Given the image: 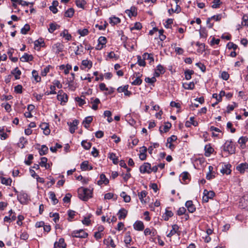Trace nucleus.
<instances>
[{
    "instance_id": "1",
    "label": "nucleus",
    "mask_w": 248,
    "mask_h": 248,
    "mask_svg": "<svg viewBox=\"0 0 248 248\" xmlns=\"http://www.w3.org/2000/svg\"><path fill=\"white\" fill-rule=\"evenodd\" d=\"M78 197L84 201H88L92 197V191L87 188L82 187L78 189Z\"/></svg>"
},
{
    "instance_id": "2",
    "label": "nucleus",
    "mask_w": 248,
    "mask_h": 248,
    "mask_svg": "<svg viewBox=\"0 0 248 248\" xmlns=\"http://www.w3.org/2000/svg\"><path fill=\"white\" fill-rule=\"evenodd\" d=\"M223 150L232 154L235 153V147L232 141L227 140L223 145Z\"/></svg>"
},
{
    "instance_id": "3",
    "label": "nucleus",
    "mask_w": 248,
    "mask_h": 248,
    "mask_svg": "<svg viewBox=\"0 0 248 248\" xmlns=\"http://www.w3.org/2000/svg\"><path fill=\"white\" fill-rule=\"evenodd\" d=\"M71 236L73 237L85 238L88 237V234L81 229L73 231L71 233Z\"/></svg>"
},
{
    "instance_id": "4",
    "label": "nucleus",
    "mask_w": 248,
    "mask_h": 248,
    "mask_svg": "<svg viewBox=\"0 0 248 248\" xmlns=\"http://www.w3.org/2000/svg\"><path fill=\"white\" fill-rule=\"evenodd\" d=\"M68 95L67 94L64 93L62 90H60L58 92L57 95V99L59 101L61 102V104L64 105L68 101Z\"/></svg>"
},
{
    "instance_id": "5",
    "label": "nucleus",
    "mask_w": 248,
    "mask_h": 248,
    "mask_svg": "<svg viewBox=\"0 0 248 248\" xmlns=\"http://www.w3.org/2000/svg\"><path fill=\"white\" fill-rule=\"evenodd\" d=\"M215 195V193L213 191H208L204 189L203 191V196L202 201L204 202H207L209 199H212Z\"/></svg>"
},
{
    "instance_id": "6",
    "label": "nucleus",
    "mask_w": 248,
    "mask_h": 248,
    "mask_svg": "<svg viewBox=\"0 0 248 248\" xmlns=\"http://www.w3.org/2000/svg\"><path fill=\"white\" fill-rule=\"evenodd\" d=\"M140 171L141 173H150L151 172V164L148 162L144 163L140 167Z\"/></svg>"
},
{
    "instance_id": "7",
    "label": "nucleus",
    "mask_w": 248,
    "mask_h": 248,
    "mask_svg": "<svg viewBox=\"0 0 248 248\" xmlns=\"http://www.w3.org/2000/svg\"><path fill=\"white\" fill-rule=\"evenodd\" d=\"M52 49L54 53L58 54L63 51V45L58 42L53 45Z\"/></svg>"
},
{
    "instance_id": "8",
    "label": "nucleus",
    "mask_w": 248,
    "mask_h": 248,
    "mask_svg": "<svg viewBox=\"0 0 248 248\" xmlns=\"http://www.w3.org/2000/svg\"><path fill=\"white\" fill-rule=\"evenodd\" d=\"M98 43L96 47V49L97 50H101L106 45L107 43L106 38L104 36H101L98 38Z\"/></svg>"
},
{
    "instance_id": "9",
    "label": "nucleus",
    "mask_w": 248,
    "mask_h": 248,
    "mask_svg": "<svg viewBox=\"0 0 248 248\" xmlns=\"http://www.w3.org/2000/svg\"><path fill=\"white\" fill-rule=\"evenodd\" d=\"M17 199L21 203L24 204L27 202L28 200V196L25 193L20 192L17 195Z\"/></svg>"
},
{
    "instance_id": "10",
    "label": "nucleus",
    "mask_w": 248,
    "mask_h": 248,
    "mask_svg": "<svg viewBox=\"0 0 248 248\" xmlns=\"http://www.w3.org/2000/svg\"><path fill=\"white\" fill-rule=\"evenodd\" d=\"M179 227L177 224H174L172 225V230L170 231L169 234L167 235L168 237H171L175 233H177L178 235L180 234V232L178 231Z\"/></svg>"
},
{
    "instance_id": "11",
    "label": "nucleus",
    "mask_w": 248,
    "mask_h": 248,
    "mask_svg": "<svg viewBox=\"0 0 248 248\" xmlns=\"http://www.w3.org/2000/svg\"><path fill=\"white\" fill-rule=\"evenodd\" d=\"M69 125V131L71 133L73 134L75 132V130L77 128V125L78 124V121L77 120L73 121V123H67Z\"/></svg>"
},
{
    "instance_id": "12",
    "label": "nucleus",
    "mask_w": 248,
    "mask_h": 248,
    "mask_svg": "<svg viewBox=\"0 0 248 248\" xmlns=\"http://www.w3.org/2000/svg\"><path fill=\"white\" fill-rule=\"evenodd\" d=\"M134 229L138 231H141L144 230V225L141 221H136L133 225Z\"/></svg>"
},
{
    "instance_id": "13",
    "label": "nucleus",
    "mask_w": 248,
    "mask_h": 248,
    "mask_svg": "<svg viewBox=\"0 0 248 248\" xmlns=\"http://www.w3.org/2000/svg\"><path fill=\"white\" fill-rule=\"evenodd\" d=\"M185 205L186 207L187 208V210L189 211V212L192 213L195 211L196 208L194 205L193 204V202L192 201H187L185 203Z\"/></svg>"
},
{
    "instance_id": "14",
    "label": "nucleus",
    "mask_w": 248,
    "mask_h": 248,
    "mask_svg": "<svg viewBox=\"0 0 248 248\" xmlns=\"http://www.w3.org/2000/svg\"><path fill=\"white\" fill-rule=\"evenodd\" d=\"M40 127L42 130H43L44 134L45 135H49L50 130L49 128V125L47 123H43L40 125Z\"/></svg>"
},
{
    "instance_id": "15",
    "label": "nucleus",
    "mask_w": 248,
    "mask_h": 248,
    "mask_svg": "<svg viewBox=\"0 0 248 248\" xmlns=\"http://www.w3.org/2000/svg\"><path fill=\"white\" fill-rule=\"evenodd\" d=\"M125 13L129 17L136 16L137 15V8L135 6H132L129 10H126Z\"/></svg>"
},
{
    "instance_id": "16",
    "label": "nucleus",
    "mask_w": 248,
    "mask_h": 248,
    "mask_svg": "<svg viewBox=\"0 0 248 248\" xmlns=\"http://www.w3.org/2000/svg\"><path fill=\"white\" fill-rule=\"evenodd\" d=\"M221 15H215L210 18H208L207 20V23L209 24V28H212L213 26V24H210V22L211 19H214L216 21H219L221 19Z\"/></svg>"
},
{
    "instance_id": "17",
    "label": "nucleus",
    "mask_w": 248,
    "mask_h": 248,
    "mask_svg": "<svg viewBox=\"0 0 248 248\" xmlns=\"http://www.w3.org/2000/svg\"><path fill=\"white\" fill-rule=\"evenodd\" d=\"M165 70L163 66L159 64L156 67V69L155 73V77H159L160 74H163L165 73Z\"/></svg>"
},
{
    "instance_id": "18",
    "label": "nucleus",
    "mask_w": 248,
    "mask_h": 248,
    "mask_svg": "<svg viewBox=\"0 0 248 248\" xmlns=\"http://www.w3.org/2000/svg\"><path fill=\"white\" fill-rule=\"evenodd\" d=\"M66 244L64 242V239L62 238H61L59 239V242H55L54 244V247L59 248H66Z\"/></svg>"
},
{
    "instance_id": "19",
    "label": "nucleus",
    "mask_w": 248,
    "mask_h": 248,
    "mask_svg": "<svg viewBox=\"0 0 248 248\" xmlns=\"http://www.w3.org/2000/svg\"><path fill=\"white\" fill-rule=\"evenodd\" d=\"M127 211L124 208H121L118 213V218L119 219H124L127 215Z\"/></svg>"
},
{
    "instance_id": "20",
    "label": "nucleus",
    "mask_w": 248,
    "mask_h": 248,
    "mask_svg": "<svg viewBox=\"0 0 248 248\" xmlns=\"http://www.w3.org/2000/svg\"><path fill=\"white\" fill-rule=\"evenodd\" d=\"M109 183V180L106 178V176L104 174H101L100 176V180L98 181L97 183L99 185H101L103 184L107 185Z\"/></svg>"
},
{
    "instance_id": "21",
    "label": "nucleus",
    "mask_w": 248,
    "mask_h": 248,
    "mask_svg": "<svg viewBox=\"0 0 248 248\" xmlns=\"http://www.w3.org/2000/svg\"><path fill=\"white\" fill-rule=\"evenodd\" d=\"M248 169V164L246 163H241L236 167V170L241 173H244L246 169Z\"/></svg>"
},
{
    "instance_id": "22",
    "label": "nucleus",
    "mask_w": 248,
    "mask_h": 248,
    "mask_svg": "<svg viewBox=\"0 0 248 248\" xmlns=\"http://www.w3.org/2000/svg\"><path fill=\"white\" fill-rule=\"evenodd\" d=\"M33 57L31 55H29L28 53H24V54L20 58V60L22 62H28L33 60Z\"/></svg>"
},
{
    "instance_id": "23",
    "label": "nucleus",
    "mask_w": 248,
    "mask_h": 248,
    "mask_svg": "<svg viewBox=\"0 0 248 248\" xmlns=\"http://www.w3.org/2000/svg\"><path fill=\"white\" fill-rule=\"evenodd\" d=\"M104 243L108 246L110 245L113 248H114L116 247V245L111 236H108L107 239H105L104 240Z\"/></svg>"
},
{
    "instance_id": "24",
    "label": "nucleus",
    "mask_w": 248,
    "mask_h": 248,
    "mask_svg": "<svg viewBox=\"0 0 248 248\" xmlns=\"http://www.w3.org/2000/svg\"><path fill=\"white\" fill-rule=\"evenodd\" d=\"M100 103V100L96 98L95 99H93V98H91V103L93 104L92 106V109L93 110H96L98 108V104Z\"/></svg>"
},
{
    "instance_id": "25",
    "label": "nucleus",
    "mask_w": 248,
    "mask_h": 248,
    "mask_svg": "<svg viewBox=\"0 0 248 248\" xmlns=\"http://www.w3.org/2000/svg\"><path fill=\"white\" fill-rule=\"evenodd\" d=\"M47 159L45 157H42L41 158V162L39 163V165L41 167H44L46 169H48L50 167V165L49 164L47 163Z\"/></svg>"
},
{
    "instance_id": "26",
    "label": "nucleus",
    "mask_w": 248,
    "mask_h": 248,
    "mask_svg": "<svg viewBox=\"0 0 248 248\" xmlns=\"http://www.w3.org/2000/svg\"><path fill=\"white\" fill-rule=\"evenodd\" d=\"M11 74L14 76L16 79H19L20 78V76L21 74V72L18 67H16L11 72Z\"/></svg>"
},
{
    "instance_id": "27",
    "label": "nucleus",
    "mask_w": 248,
    "mask_h": 248,
    "mask_svg": "<svg viewBox=\"0 0 248 248\" xmlns=\"http://www.w3.org/2000/svg\"><path fill=\"white\" fill-rule=\"evenodd\" d=\"M209 172L206 174V179L208 180H210L212 179L213 178H214L215 177L214 173H215L214 172H213V167L212 166H209L208 167Z\"/></svg>"
},
{
    "instance_id": "28",
    "label": "nucleus",
    "mask_w": 248,
    "mask_h": 248,
    "mask_svg": "<svg viewBox=\"0 0 248 248\" xmlns=\"http://www.w3.org/2000/svg\"><path fill=\"white\" fill-rule=\"evenodd\" d=\"M231 165L230 164L225 165L220 171L223 174H229L231 172Z\"/></svg>"
},
{
    "instance_id": "29",
    "label": "nucleus",
    "mask_w": 248,
    "mask_h": 248,
    "mask_svg": "<svg viewBox=\"0 0 248 248\" xmlns=\"http://www.w3.org/2000/svg\"><path fill=\"white\" fill-rule=\"evenodd\" d=\"M139 73H135L134 74V76H135V75H136L137 78L135 79L132 83V85H140L142 83V80L140 78V76H138V75H139Z\"/></svg>"
},
{
    "instance_id": "30",
    "label": "nucleus",
    "mask_w": 248,
    "mask_h": 248,
    "mask_svg": "<svg viewBox=\"0 0 248 248\" xmlns=\"http://www.w3.org/2000/svg\"><path fill=\"white\" fill-rule=\"evenodd\" d=\"M67 84L69 90L72 91H74L77 87V83L73 80H68Z\"/></svg>"
},
{
    "instance_id": "31",
    "label": "nucleus",
    "mask_w": 248,
    "mask_h": 248,
    "mask_svg": "<svg viewBox=\"0 0 248 248\" xmlns=\"http://www.w3.org/2000/svg\"><path fill=\"white\" fill-rule=\"evenodd\" d=\"M93 118L91 116H88L85 118V120L83 121L82 124L86 128L89 127V124L92 122Z\"/></svg>"
},
{
    "instance_id": "32",
    "label": "nucleus",
    "mask_w": 248,
    "mask_h": 248,
    "mask_svg": "<svg viewBox=\"0 0 248 248\" xmlns=\"http://www.w3.org/2000/svg\"><path fill=\"white\" fill-rule=\"evenodd\" d=\"M204 149H205V155L206 156H209L214 151L213 148L212 147H211L210 145H205V147H204Z\"/></svg>"
},
{
    "instance_id": "33",
    "label": "nucleus",
    "mask_w": 248,
    "mask_h": 248,
    "mask_svg": "<svg viewBox=\"0 0 248 248\" xmlns=\"http://www.w3.org/2000/svg\"><path fill=\"white\" fill-rule=\"evenodd\" d=\"M142 57L145 60H149L150 61V63H151L154 62V58L153 56V54H149L146 52L142 55Z\"/></svg>"
},
{
    "instance_id": "34",
    "label": "nucleus",
    "mask_w": 248,
    "mask_h": 248,
    "mask_svg": "<svg viewBox=\"0 0 248 248\" xmlns=\"http://www.w3.org/2000/svg\"><path fill=\"white\" fill-rule=\"evenodd\" d=\"M183 87L186 90H193L195 88V83L193 82L184 83Z\"/></svg>"
},
{
    "instance_id": "35",
    "label": "nucleus",
    "mask_w": 248,
    "mask_h": 248,
    "mask_svg": "<svg viewBox=\"0 0 248 248\" xmlns=\"http://www.w3.org/2000/svg\"><path fill=\"white\" fill-rule=\"evenodd\" d=\"M60 26L55 23H51L49 24V28H48V31L50 33H53L56 30L60 28Z\"/></svg>"
},
{
    "instance_id": "36",
    "label": "nucleus",
    "mask_w": 248,
    "mask_h": 248,
    "mask_svg": "<svg viewBox=\"0 0 248 248\" xmlns=\"http://www.w3.org/2000/svg\"><path fill=\"white\" fill-rule=\"evenodd\" d=\"M108 157L111 160L114 164H117L119 162V159L114 153H109Z\"/></svg>"
},
{
    "instance_id": "37",
    "label": "nucleus",
    "mask_w": 248,
    "mask_h": 248,
    "mask_svg": "<svg viewBox=\"0 0 248 248\" xmlns=\"http://www.w3.org/2000/svg\"><path fill=\"white\" fill-rule=\"evenodd\" d=\"M194 71L192 70L187 69L185 71V78L186 80H189L191 78V76L194 74Z\"/></svg>"
},
{
    "instance_id": "38",
    "label": "nucleus",
    "mask_w": 248,
    "mask_h": 248,
    "mask_svg": "<svg viewBox=\"0 0 248 248\" xmlns=\"http://www.w3.org/2000/svg\"><path fill=\"white\" fill-rule=\"evenodd\" d=\"M75 11L73 8H69L66 11L64 14V16L67 17H72L74 14Z\"/></svg>"
},
{
    "instance_id": "39",
    "label": "nucleus",
    "mask_w": 248,
    "mask_h": 248,
    "mask_svg": "<svg viewBox=\"0 0 248 248\" xmlns=\"http://www.w3.org/2000/svg\"><path fill=\"white\" fill-rule=\"evenodd\" d=\"M61 36L64 37L67 40H70L72 37L71 34L68 33V30H64L61 33Z\"/></svg>"
},
{
    "instance_id": "40",
    "label": "nucleus",
    "mask_w": 248,
    "mask_h": 248,
    "mask_svg": "<svg viewBox=\"0 0 248 248\" xmlns=\"http://www.w3.org/2000/svg\"><path fill=\"white\" fill-rule=\"evenodd\" d=\"M121 20L119 17L113 16L109 18V23L113 25H116L120 23Z\"/></svg>"
},
{
    "instance_id": "41",
    "label": "nucleus",
    "mask_w": 248,
    "mask_h": 248,
    "mask_svg": "<svg viewBox=\"0 0 248 248\" xmlns=\"http://www.w3.org/2000/svg\"><path fill=\"white\" fill-rule=\"evenodd\" d=\"M45 46V43L42 38H40L34 42L35 47H43Z\"/></svg>"
},
{
    "instance_id": "42",
    "label": "nucleus",
    "mask_w": 248,
    "mask_h": 248,
    "mask_svg": "<svg viewBox=\"0 0 248 248\" xmlns=\"http://www.w3.org/2000/svg\"><path fill=\"white\" fill-rule=\"evenodd\" d=\"M81 63L83 66L88 69H90L92 67V62L90 61L87 60H83Z\"/></svg>"
},
{
    "instance_id": "43",
    "label": "nucleus",
    "mask_w": 248,
    "mask_h": 248,
    "mask_svg": "<svg viewBox=\"0 0 248 248\" xmlns=\"http://www.w3.org/2000/svg\"><path fill=\"white\" fill-rule=\"evenodd\" d=\"M120 196L124 198V200L125 202H129L131 201V198L130 196L129 195H127L126 194L125 192L123 191L121 194Z\"/></svg>"
},
{
    "instance_id": "44",
    "label": "nucleus",
    "mask_w": 248,
    "mask_h": 248,
    "mask_svg": "<svg viewBox=\"0 0 248 248\" xmlns=\"http://www.w3.org/2000/svg\"><path fill=\"white\" fill-rule=\"evenodd\" d=\"M147 195V192L146 191L143 190L138 193V196L139 199L141 202L145 203V201H144L143 198L146 197Z\"/></svg>"
},
{
    "instance_id": "45",
    "label": "nucleus",
    "mask_w": 248,
    "mask_h": 248,
    "mask_svg": "<svg viewBox=\"0 0 248 248\" xmlns=\"http://www.w3.org/2000/svg\"><path fill=\"white\" fill-rule=\"evenodd\" d=\"M48 149L45 145H43L41 147V149L39 150V154L40 155H43L47 154L48 152Z\"/></svg>"
},
{
    "instance_id": "46",
    "label": "nucleus",
    "mask_w": 248,
    "mask_h": 248,
    "mask_svg": "<svg viewBox=\"0 0 248 248\" xmlns=\"http://www.w3.org/2000/svg\"><path fill=\"white\" fill-rule=\"evenodd\" d=\"M81 145L86 150H89L92 146V143L90 142H87L86 140H83L81 142Z\"/></svg>"
},
{
    "instance_id": "47",
    "label": "nucleus",
    "mask_w": 248,
    "mask_h": 248,
    "mask_svg": "<svg viewBox=\"0 0 248 248\" xmlns=\"http://www.w3.org/2000/svg\"><path fill=\"white\" fill-rule=\"evenodd\" d=\"M49 198L52 201L54 204H56L58 202V200L56 198V196L54 192H49Z\"/></svg>"
},
{
    "instance_id": "48",
    "label": "nucleus",
    "mask_w": 248,
    "mask_h": 248,
    "mask_svg": "<svg viewBox=\"0 0 248 248\" xmlns=\"http://www.w3.org/2000/svg\"><path fill=\"white\" fill-rule=\"evenodd\" d=\"M131 241H132V238L130 236V232H126V233L125 234V236L124 237V241L126 244H129L130 243V242H131Z\"/></svg>"
},
{
    "instance_id": "49",
    "label": "nucleus",
    "mask_w": 248,
    "mask_h": 248,
    "mask_svg": "<svg viewBox=\"0 0 248 248\" xmlns=\"http://www.w3.org/2000/svg\"><path fill=\"white\" fill-rule=\"evenodd\" d=\"M173 215V213L171 211L166 210L165 212V216H164V219L165 220L167 221L169 220V218L172 217Z\"/></svg>"
},
{
    "instance_id": "50",
    "label": "nucleus",
    "mask_w": 248,
    "mask_h": 248,
    "mask_svg": "<svg viewBox=\"0 0 248 248\" xmlns=\"http://www.w3.org/2000/svg\"><path fill=\"white\" fill-rule=\"evenodd\" d=\"M89 31L87 29H83L82 30L79 29L78 31V33L82 36H84L88 34Z\"/></svg>"
},
{
    "instance_id": "51",
    "label": "nucleus",
    "mask_w": 248,
    "mask_h": 248,
    "mask_svg": "<svg viewBox=\"0 0 248 248\" xmlns=\"http://www.w3.org/2000/svg\"><path fill=\"white\" fill-rule=\"evenodd\" d=\"M32 75L36 82H38L41 81V77L38 76V72L36 70H33L32 71Z\"/></svg>"
},
{
    "instance_id": "52",
    "label": "nucleus",
    "mask_w": 248,
    "mask_h": 248,
    "mask_svg": "<svg viewBox=\"0 0 248 248\" xmlns=\"http://www.w3.org/2000/svg\"><path fill=\"white\" fill-rule=\"evenodd\" d=\"M30 30V26L29 24H26L23 28L21 30V33L23 34H26Z\"/></svg>"
},
{
    "instance_id": "53",
    "label": "nucleus",
    "mask_w": 248,
    "mask_h": 248,
    "mask_svg": "<svg viewBox=\"0 0 248 248\" xmlns=\"http://www.w3.org/2000/svg\"><path fill=\"white\" fill-rule=\"evenodd\" d=\"M142 28L141 24L140 22H136L133 27L130 28L131 31L134 30H140Z\"/></svg>"
},
{
    "instance_id": "54",
    "label": "nucleus",
    "mask_w": 248,
    "mask_h": 248,
    "mask_svg": "<svg viewBox=\"0 0 248 248\" xmlns=\"http://www.w3.org/2000/svg\"><path fill=\"white\" fill-rule=\"evenodd\" d=\"M86 3V1L84 0H76V4L78 7L83 8Z\"/></svg>"
},
{
    "instance_id": "55",
    "label": "nucleus",
    "mask_w": 248,
    "mask_h": 248,
    "mask_svg": "<svg viewBox=\"0 0 248 248\" xmlns=\"http://www.w3.org/2000/svg\"><path fill=\"white\" fill-rule=\"evenodd\" d=\"M138 63L141 66H145L146 65L145 60H144L143 58L142 59L140 56H138Z\"/></svg>"
},
{
    "instance_id": "56",
    "label": "nucleus",
    "mask_w": 248,
    "mask_h": 248,
    "mask_svg": "<svg viewBox=\"0 0 248 248\" xmlns=\"http://www.w3.org/2000/svg\"><path fill=\"white\" fill-rule=\"evenodd\" d=\"M212 3L213 5H212V7L216 9L219 7L221 2L220 1V0H214Z\"/></svg>"
},
{
    "instance_id": "57",
    "label": "nucleus",
    "mask_w": 248,
    "mask_h": 248,
    "mask_svg": "<svg viewBox=\"0 0 248 248\" xmlns=\"http://www.w3.org/2000/svg\"><path fill=\"white\" fill-rule=\"evenodd\" d=\"M82 52H83V46L80 44L77 46V49L75 52L76 55H80Z\"/></svg>"
},
{
    "instance_id": "58",
    "label": "nucleus",
    "mask_w": 248,
    "mask_h": 248,
    "mask_svg": "<svg viewBox=\"0 0 248 248\" xmlns=\"http://www.w3.org/2000/svg\"><path fill=\"white\" fill-rule=\"evenodd\" d=\"M50 217H53V221L57 223L59 219V215L58 213H50Z\"/></svg>"
},
{
    "instance_id": "59",
    "label": "nucleus",
    "mask_w": 248,
    "mask_h": 248,
    "mask_svg": "<svg viewBox=\"0 0 248 248\" xmlns=\"http://www.w3.org/2000/svg\"><path fill=\"white\" fill-rule=\"evenodd\" d=\"M177 139V138L175 135H172L171 137L168 138L167 140L166 146H168L169 143L175 141Z\"/></svg>"
},
{
    "instance_id": "60",
    "label": "nucleus",
    "mask_w": 248,
    "mask_h": 248,
    "mask_svg": "<svg viewBox=\"0 0 248 248\" xmlns=\"http://www.w3.org/2000/svg\"><path fill=\"white\" fill-rule=\"evenodd\" d=\"M227 46L229 49H233L234 50H235L238 47L236 44L233 43L232 42L228 43Z\"/></svg>"
},
{
    "instance_id": "61",
    "label": "nucleus",
    "mask_w": 248,
    "mask_h": 248,
    "mask_svg": "<svg viewBox=\"0 0 248 248\" xmlns=\"http://www.w3.org/2000/svg\"><path fill=\"white\" fill-rule=\"evenodd\" d=\"M71 197L72 195L70 193L66 194L65 196L63 199V202L65 203H69L71 201Z\"/></svg>"
},
{
    "instance_id": "62",
    "label": "nucleus",
    "mask_w": 248,
    "mask_h": 248,
    "mask_svg": "<svg viewBox=\"0 0 248 248\" xmlns=\"http://www.w3.org/2000/svg\"><path fill=\"white\" fill-rule=\"evenodd\" d=\"M88 161H84L82 162L80 165V168L82 170H88Z\"/></svg>"
},
{
    "instance_id": "63",
    "label": "nucleus",
    "mask_w": 248,
    "mask_h": 248,
    "mask_svg": "<svg viewBox=\"0 0 248 248\" xmlns=\"http://www.w3.org/2000/svg\"><path fill=\"white\" fill-rule=\"evenodd\" d=\"M76 212L73 210H69L68 211V215L69 217L68 220L71 221L75 216Z\"/></svg>"
},
{
    "instance_id": "64",
    "label": "nucleus",
    "mask_w": 248,
    "mask_h": 248,
    "mask_svg": "<svg viewBox=\"0 0 248 248\" xmlns=\"http://www.w3.org/2000/svg\"><path fill=\"white\" fill-rule=\"evenodd\" d=\"M242 25L248 27V16L244 15L242 18Z\"/></svg>"
}]
</instances>
